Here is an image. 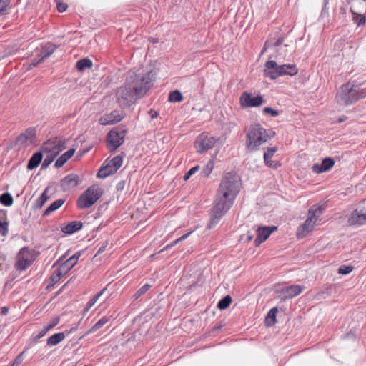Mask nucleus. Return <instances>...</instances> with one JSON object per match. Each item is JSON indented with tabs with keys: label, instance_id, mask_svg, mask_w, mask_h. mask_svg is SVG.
I'll return each instance as SVG.
<instances>
[{
	"label": "nucleus",
	"instance_id": "nucleus-39",
	"mask_svg": "<svg viewBox=\"0 0 366 366\" xmlns=\"http://www.w3.org/2000/svg\"><path fill=\"white\" fill-rule=\"evenodd\" d=\"M273 325H274V307L270 309L265 317V325L267 327H272Z\"/></svg>",
	"mask_w": 366,
	"mask_h": 366
},
{
	"label": "nucleus",
	"instance_id": "nucleus-47",
	"mask_svg": "<svg viewBox=\"0 0 366 366\" xmlns=\"http://www.w3.org/2000/svg\"><path fill=\"white\" fill-rule=\"evenodd\" d=\"M55 142H58V143H59L56 146L55 152L54 153L57 156L60 153V152L65 149V145L64 142L61 139H56Z\"/></svg>",
	"mask_w": 366,
	"mask_h": 366
},
{
	"label": "nucleus",
	"instance_id": "nucleus-49",
	"mask_svg": "<svg viewBox=\"0 0 366 366\" xmlns=\"http://www.w3.org/2000/svg\"><path fill=\"white\" fill-rule=\"evenodd\" d=\"M59 322V317H55L52 320H51L50 322L45 327V328L49 331L52 328H54Z\"/></svg>",
	"mask_w": 366,
	"mask_h": 366
},
{
	"label": "nucleus",
	"instance_id": "nucleus-27",
	"mask_svg": "<svg viewBox=\"0 0 366 366\" xmlns=\"http://www.w3.org/2000/svg\"><path fill=\"white\" fill-rule=\"evenodd\" d=\"M65 338V335L63 332L56 333L51 335L47 340L49 346H54L59 344Z\"/></svg>",
	"mask_w": 366,
	"mask_h": 366
},
{
	"label": "nucleus",
	"instance_id": "nucleus-53",
	"mask_svg": "<svg viewBox=\"0 0 366 366\" xmlns=\"http://www.w3.org/2000/svg\"><path fill=\"white\" fill-rule=\"evenodd\" d=\"M24 352H21L14 360V362L11 364V366H19L21 362H22V356H23Z\"/></svg>",
	"mask_w": 366,
	"mask_h": 366
},
{
	"label": "nucleus",
	"instance_id": "nucleus-13",
	"mask_svg": "<svg viewBox=\"0 0 366 366\" xmlns=\"http://www.w3.org/2000/svg\"><path fill=\"white\" fill-rule=\"evenodd\" d=\"M36 138V129L29 127L24 133L16 137V144L19 147H26L33 144Z\"/></svg>",
	"mask_w": 366,
	"mask_h": 366
},
{
	"label": "nucleus",
	"instance_id": "nucleus-58",
	"mask_svg": "<svg viewBox=\"0 0 366 366\" xmlns=\"http://www.w3.org/2000/svg\"><path fill=\"white\" fill-rule=\"evenodd\" d=\"M149 114H150V116L152 119L157 118L159 116V113L152 109H150V111L149 112Z\"/></svg>",
	"mask_w": 366,
	"mask_h": 366
},
{
	"label": "nucleus",
	"instance_id": "nucleus-45",
	"mask_svg": "<svg viewBox=\"0 0 366 366\" xmlns=\"http://www.w3.org/2000/svg\"><path fill=\"white\" fill-rule=\"evenodd\" d=\"M353 269L354 267L351 265H342L338 269V273L341 274H348Z\"/></svg>",
	"mask_w": 366,
	"mask_h": 366
},
{
	"label": "nucleus",
	"instance_id": "nucleus-33",
	"mask_svg": "<svg viewBox=\"0 0 366 366\" xmlns=\"http://www.w3.org/2000/svg\"><path fill=\"white\" fill-rule=\"evenodd\" d=\"M274 154V147L267 148V150L264 152V159L266 164L269 167L272 166V161L271 159L273 157Z\"/></svg>",
	"mask_w": 366,
	"mask_h": 366
},
{
	"label": "nucleus",
	"instance_id": "nucleus-1",
	"mask_svg": "<svg viewBox=\"0 0 366 366\" xmlns=\"http://www.w3.org/2000/svg\"><path fill=\"white\" fill-rule=\"evenodd\" d=\"M241 181L235 173H227L221 181L217 191L214 205L211 211L209 229L219 223L221 218L227 212L234 204V199L239 192Z\"/></svg>",
	"mask_w": 366,
	"mask_h": 366
},
{
	"label": "nucleus",
	"instance_id": "nucleus-51",
	"mask_svg": "<svg viewBox=\"0 0 366 366\" xmlns=\"http://www.w3.org/2000/svg\"><path fill=\"white\" fill-rule=\"evenodd\" d=\"M56 7L59 12H64L67 9V4L61 1H59L58 0H56Z\"/></svg>",
	"mask_w": 366,
	"mask_h": 366
},
{
	"label": "nucleus",
	"instance_id": "nucleus-36",
	"mask_svg": "<svg viewBox=\"0 0 366 366\" xmlns=\"http://www.w3.org/2000/svg\"><path fill=\"white\" fill-rule=\"evenodd\" d=\"M182 99H183V96H182V93L178 90L172 92L169 95V101L172 102H179Z\"/></svg>",
	"mask_w": 366,
	"mask_h": 366
},
{
	"label": "nucleus",
	"instance_id": "nucleus-4",
	"mask_svg": "<svg viewBox=\"0 0 366 366\" xmlns=\"http://www.w3.org/2000/svg\"><path fill=\"white\" fill-rule=\"evenodd\" d=\"M323 210L324 207L320 204H314L309 209L305 221L297 228L296 236L298 239L306 237L315 226L320 224Z\"/></svg>",
	"mask_w": 366,
	"mask_h": 366
},
{
	"label": "nucleus",
	"instance_id": "nucleus-24",
	"mask_svg": "<svg viewBox=\"0 0 366 366\" xmlns=\"http://www.w3.org/2000/svg\"><path fill=\"white\" fill-rule=\"evenodd\" d=\"M285 292V297L292 298L298 295L302 292V288L299 285H292L283 290Z\"/></svg>",
	"mask_w": 366,
	"mask_h": 366
},
{
	"label": "nucleus",
	"instance_id": "nucleus-35",
	"mask_svg": "<svg viewBox=\"0 0 366 366\" xmlns=\"http://www.w3.org/2000/svg\"><path fill=\"white\" fill-rule=\"evenodd\" d=\"M107 291V287L102 289L100 292H99L96 295L93 297V298L88 302L86 310H89L94 305V304L100 299L102 295Z\"/></svg>",
	"mask_w": 366,
	"mask_h": 366
},
{
	"label": "nucleus",
	"instance_id": "nucleus-3",
	"mask_svg": "<svg viewBox=\"0 0 366 366\" xmlns=\"http://www.w3.org/2000/svg\"><path fill=\"white\" fill-rule=\"evenodd\" d=\"M366 97V88H360L352 81L342 84L337 89L335 100L341 107H348Z\"/></svg>",
	"mask_w": 366,
	"mask_h": 366
},
{
	"label": "nucleus",
	"instance_id": "nucleus-29",
	"mask_svg": "<svg viewBox=\"0 0 366 366\" xmlns=\"http://www.w3.org/2000/svg\"><path fill=\"white\" fill-rule=\"evenodd\" d=\"M58 142H55L54 140H49L44 143L42 149L45 152H48L49 154L54 153L56 146L58 144Z\"/></svg>",
	"mask_w": 366,
	"mask_h": 366
},
{
	"label": "nucleus",
	"instance_id": "nucleus-2",
	"mask_svg": "<svg viewBox=\"0 0 366 366\" xmlns=\"http://www.w3.org/2000/svg\"><path fill=\"white\" fill-rule=\"evenodd\" d=\"M154 80V74L152 71L144 72L131 70L126 78L127 85L134 90L137 97L142 98L152 88Z\"/></svg>",
	"mask_w": 366,
	"mask_h": 366
},
{
	"label": "nucleus",
	"instance_id": "nucleus-12",
	"mask_svg": "<svg viewBox=\"0 0 366 366\" xmlns=\"http://www.w3.org/2000/svg\"><path fill=\"white\" fill-rule=\"evenodd\" d=\"M16 268L17 270L26 269L32 262L31 254L28 248H22L16 256Z\"/></svg>",
	"mask_w": 366,
	"mask_h": 366
},
{
	"label": "nucleus",
	"instance_id": "nucleus-57",
	"mask_svg": "<svg viewBox=\"0 0 366 366\" xmlns=\"http://www.w3.org/2000/svg\"><path fill=\"white\" fill-rule=\"evenodd\" d=\"M263 111L265 114H270L272 116H274V109L272 107H265Z\"/></svg>",
	"mask_w": 366,
	"mask_h": 366
},
{
	"label": "nucleus",
	"instance_id": "nucleus-22",
	"mask_svg": "<svg viewBox=\"0 0 366 366\" xmlns=\"http://www.w3.org/2000/svg\"><path fill=\"white\" fill-rule=\"evenodd\" d=\"M75 153L74 149H70L63 154H61L56 161L55 167L56 168L61 167L68 159H69Z\"/></svg>",
	"mask_w": 366,
	"mask_h": 366
},
{
	"label": "nucleus",
	"instance_id": "nucleus-17",
	"mask_svg": "<svg viewBox=\"0 0 366 366\" xmlns=\"http://www.w3.org/2000/svg\"><path fill=\"white\" fill-rule=\"evenodd\" d=\"M79 177L76 174H70L61 181V187L64 191L74 188L79 184Z\"/></svg>",
	"mask_w": 366,
	"mask_h": 366
},
{
	"label": "nucleus",
	"instance_id": "nucleus-62",
	"mask_svg": "<svg viewBox=\"0 0 366 366\" xmlns=\"http://www.w3.org/2000/svg\"><path fill=\"white\" fill-rule=\"evenodd\" d=\"M252 238H253V236L248 232V234L247 235V240L248 242H249V241H251L252 239Z\"/></svg>",
	"mask_w": 366,
	"mask_h": 366
},
{
	"label": "nucleus",
	"instance_id": "nucleus-19",
	"mask_svg": "<svg viewBox=\"0 0 366 366\" xmlns=\"http://www.w3.org/2000/svg\"><path fill=\"white\" fill-rule=\"evenodd\" d=\"M298 72V69L295 64H284L277 66L276 64V76L282 75H296Z\"/></svg>",
	"mask_w": 366,
	"mask_h": 366
},
{
	"label": "nucleus",
	"instance_id": "nucleus-23",
	"mask_svg": "<svg viewBox=\"0 0 366 366\" xmlns=\"http://www.w3.org/2000/svg\"><path fill=\"white\" fill-rule=\"evenodd\" d=\"M42 160V154L41 152H36L29 159L28 164H27V169H34V168L37 167L40 162Z\"/></svg>",
	"mask_w": 366,
	"mask_h": 366
},
{
	"label": "nucleus",
	"instance_id": "nucleus-21",
	"mask_svg": "<svg viewBox=\"0 0 366 366\" xmlns=\"http://www.w3.org/2000/svg\"><path fill=\"white\" fill-rule=\"evenodd\" d=\"M83 227V223L80 221H74L69 223L67 225L61 228V231L67 234H71L76 231L81 229Z\"/></svg>",
	"mask_w": 366,
	"mask_h": 366
},
{
	"label": "nucleus",
	"instance_id": "nucleus-37",
	"mask_svg": "<svg viewBox=\"0 0 366 366\" xmlns=\"http://www.w3.org/2000/svg\"><path fill=\"white\" fill-rule=\"evenodd\" d=\"M66 274V273L63 272V270H61V268L59 267L50 277L52 284L58 282L60 280L61 277Z\"/></svg>",
	"mask_w": 366,
	"mask_h": 366
},
{
	"label": "nucleus",
	"instance_id": "nucleus-59",
	"mask_svg": "<svg viewBox=\"0 0 366 366\" xmlns=\"http://www.w3.org/2000/svg\"><path fill=\"white\" fill-rule=\"evenodd\" d=\"M8 312H9V309H8L6 307H1V313L2 315H7V314H8Z\"/></svg>",
	"mask_w": 366,
	"mask_h": 366
},
{
	"label": "nucleus",
	"instance_id": "nucleus-63",
	"mask_svg": "<svg viewBox=\"0 0 366 366\" xmlns=\"http://www.w3.org/2000/svg\"><path fill=\"white\" fill-rule=\"evenodd\" d=\"M343 120H344V119H343V118H341V119H340L339 122H342Z\"/></svg>",
	"mask_w": 366,
	"mask_h": 366
},
{
	"label": "nucleus",
	"instance_id": "nucleus-52",
	"mask_svg": "<svg viewBox=\"0 0 366 366\" xmlns=\"http://www.w3.org/2000/svg\"><path fill=\"white\" fill-rule=\"evenodd\" d=\"M198 169H199V167L198 166H196V167H194L191 168L189 170V172L184 177V180H187L189 178V177L191 175H192L193 174H194Z\"/></svg>",
	"mask_w": 366,
	"mask_h": 366
},
{
	"label": "nucleus",
	"instance_id": "nucleus-10",
	"mask_svg": "<svg viewBox=\"0 0 366 366\" xmlns=\"http://www.w3.org/2000/svg\"><path fill=\"white\" fill-rule=\"evenodd\" d=\"M126 131L122 130L118 132L116 130H111L107 135V147L111 152L115 151L123 143Z\"/></svg>",
	"mask_w": 366,
	"mask_h": 366
},
{
	"label": "nucleus",
	"instance_id": "nucleus-14",
	"mask_svg": "<svg viewBox=\"0 0 366 366\" xmlns=\"http://www.w3.org/2000/svg\"><path fill=\"white\" fill-rule=\"evenodd\" d=\"M347 222L350 226H362L366 224V210L354 209L347 217Z\"/></svg>",
	"mask_w": 366,
	"mask_h": 366
},
{
	"label": "nucleus",
	"instance_id": "nucleus-46",
	"mask_svg": "<svg viewBox=\"0 0 366 366\" xmlns=\"http://www.w3.org/2000/svg\"><path fill=\"white\" fill-rule=\"evenodd\" d=\"M213 169V162H209L202 169V173L204 177H208Z\"/></svg>",
	"mask_w": 366,
	"mask_h": 366
},
{
	"label": "nucleus",
	"instance_id": "nucleus-50",
	"mask_svg": "<svg viewBox=\"0 0 366 366\" xmlns=\"http://www.w3.org/2000/svg\"><path fill=\"white\" fill-rule=\"evenodd\" d=\"M0 233L3 236H6L8 233V223L0 221Z\"/></svg>",
	"mask_w": 366,
	"mask_h": 366
},
{
	"label": "nucleus",
	"instance_id": "nucleus-54",
	"mask_svg": "<svg viewBox=\"0 0 366 366\" xmlns=\"http://www.w3.org/2000/svg\"><path fill=\"white\" fill-rule=\"evenodd\" d=\"M44 59H45L43 57V56H41L39 59H34L32 63L29 65V68L31 69L32 67H34V66H37L39 64H40L42 61H44Z\"/></svg>",
	"mask_w": 366,
	"mask_h": 366
},
{
	"label": "nucleus",
	"instance_id": "nucleus-31",
	"mask_svg": "<svg viewBox=\"0 0 366 366\" xmlns=\"http://www.w3.org/2000/svg\"><path fill=\"white\" fill-rule=\"evenodd\" d=\"M92 66V61L87 59H82L77 61L76 68L79 71H84L86 68H91Z\"/></svg>",
	"mask_w": 366,
	"mask_h": 366
},
{
	"label": "nucleus",
	"instance_id": "nucleus-15",
	"mask_svg": "<svg viewBox=\"0 0 366 366\" xmlns=\"http://www.w3.org/2000/svg\"><path fill=\"white\" fill-rule=\"evenodd\" d=\"M124 114L122 111L114 110L109 114H104L99 119V124L102 125H112L119 122L123 119Z\"/></svg>",
	"mask_w": 366,
	"mask_h": 366
},
{
	"label": "nucleus",
	"instance_id": "nucleus-60",
	"mask_svg": "<svg viewBox=\"0 0 366 366\" xmlns=\"http://www.w3.org/2000/svg\"><path fill=\"white\" fill-rule=\"evenodd\" d=\"M269 46L272 47V44H269V42H266L264 47L261 52V54H262Z\"/></svg>",
	"mask_w": 366,
	"mask_h": 366
},
{
	"label": "nucleus",
	"instance_id": "nucleus-55",
	"mask_svg": "<svg viewBox=\"0 0 366 366\" xmlns=\"http://www.w3.org/2000/svg\"><path fill=\"white\" fill-rule=\"evenodd\" d=\"M108 245H109V242L108 241L104 242L102 245L99 247V250L97 251L96 256L99 254H101V253H102L105 250L106 247Z\"/></svg>",
	"mask_w": 366,
	"mask_h": 366
},
{
	"label": "nucleus",
	"instance_id": "nucleus-48",
	"mask_svg": "<svg viewBox=\"0 0 366 366\" xmlns=\"http://www.w3.org/2000/svg\"><path fill=\"white\" fill-rule=\"evenodd\" d=\"M10 1L11 0H0V15L6 11L7 7L10 4Z\"/></svg>",
	"mask_w": 366,
	"mask_h": 366
},
{
	"label": "nucleus",
	"instance_id": "nucleus-26",
	"mask_svg": "<svg viewBox=\"0 0 366 366\" xmlns=\"http://www.w3.org/2000/svg\"><path fill=\"white\" fill-rule=\"evenodd\" d=\"M49 188H46L42 194L36 200L34 208L36 209L41 208L44 204L47 202L49 197L48 195Z\"/></svg>",
	"mask_w": 366,
	"mask_h": 366
},
{
	"label": "nucleus",
	"instance_id": "nucleus-5",
	"mask_svg": "<svg viewBox=\"0 0 366 366\" xmlns=\"http://www.w3.org/2000/svg\"><path fill=\"white\" fill-rule=\"evenodd\" d=\"M245 146L249 151H256L270 138L267 130L259 124L250 125L245 129Z\"/></svg>",
	"mask_w": 366,
	"mask_h": 366
},
{
	"label": "nucleus",
	"instance_id": "nucleus-42",
	"mask_svg": "<svg viewBox=\"0 0 366 366\" xmlns=\"http://www.w3.org/2000/svg\"><path fill=\"white\" fill-rule=\"evenodd\" d=\"M282 42L283 39H278L275 43L276 47H278V49H276V52H278L280 55L285 54V53L287 52V49L286 48L288 46V45H282Z\"/></svg>",
	"mask_w": 366,
	"mask_h": 366
},
{
	"label": "nucleus",
	"instance_id": "nucleus-25",
	"mask_svg": "<svg viewBox=\"0 0 366 366\" xmlns=\"http://www.w3.org/2000/svg\"><path fill=\"white\" fill-rule=\"evenodd\" d=\"M64 203V200L62 199H59L54 202L49 207H48L43 213V216H47L50 214L51 212L56 211L59 208H60L63 204Z\"/></svg>",
	"mask_w": 366,
	"mask_h": 366
},
{
	"label": "nucleus",
	"instance_id": "nucleus-30",
	"mask_svg": "<svg viewBox=\"0 0 366 366\" xmlns=\"http://www.w3.org/2000/svg\"><path fill=\"white\" fill-rule=\"evenodd\" d=\"M57 49V46L53 44L48 43L42 46L44 54L42 55L44 59L49 57Z\"/></svg>",
	"mask_w": 366,
	"mask_h": 366
},
{
	"label": "nucleus",
	"instance_id": "nucleus-16",
	"mask_svg": "<svg viewBox=\"0 0 366 366\" xmlns=\"http://www.w3.org/2000/svg\"><path fill=\"white\" fill-rule=\"evenodd\" d=\"M335 165V161L330 157L325 158L321 164H315L312 170L315 174H320L330 171Z\"/></svg>",
	"mask_w": 366,
	"mask_h": 366
},
{
	"label": "nucleus",
	"instance_id": "nucleus-6",
	"mask_svg": "<svg viewBox=\"0 0 366 366\" xmlns=\"http://www.w3.org/2000/svg\"><path fill=\"white\" fill-rule=\"evenodd\" d=\"M139 98L134 90L127 85L125 81L124 85L118 88L116 92V99L119 105L122 108L129 107L134 104Z\"/></svg>",
	"mask_w": 366,
	"mask_h": 366
},
{
	"label": "nucleus",
	"instance_id": "nucleus-56",
	"mask_svg": "<svg viewBox=\"0 0 366 366\" xmlns=\"http://www.w3.org/2000/svg\"><path fill=\"white\" fill-rule=\"evenodd\" d=\"M49 331L44 327L43 330H41L39 333L36 335V339H40L42 337H44Z\"/></svg>",
	"mask_w": 366,
	"mask_h": 366
},
{
	"label": "nucleus",
	"instance_id": "nucleus-8",
	"mask_svg": "<svg viewBox=\"0 0 366 366\" xmlns=\"http://www.w3.org/2000/svg\"><path fill=\"white\" fill-rule=\"evenodd\" d=\"M219 140L220 139L218 137L202 133L197 137L194 142V147L197 152L201 154L212 149Z\"/></svg>",
	"mask_w": 366,
	"mask_h": 366
},
{
	"label": "nucleus",
	"instance_id": "nucleus-28",
	"mask_svg": "<svg viewBox=\"0 0 366 366\" xmlns=\"http://www.w3.org/2000/svg\"><path fill=\"white\" fill-rule=\"evenodd\" d=\"M264 74L271 79H274V61L269 60L265 64Z\"/></svg>",
	"mask_w": 366,
	"mask_h": 366
},
{
	"label": "nucleus",
	"instance_id": "nucleus-43",
	"mask_svg": "<svg viewBox=\"0 0 366 366\" xmlns=\"http://www.w3.org/2000/svg\"><path fill=\"white\" fill-rule=\"evenodd\" d=\"M56 157V154H54V153L52 154H49L46 157L45 159H44L43 161V163H42V165H41V168L42 169H46L47 168L50 164L54 160L55 157Z\"/></svg>",
	"mask_w": 366,
	"mask_h": 366
},
{
	"label": "nucleus",
	"instance_id": "nucleus-64",
	"mask_svg": "<svg viewBox=\"0 0 366 366\" xmlns=\"http://www.w3.org/2000/svg\"><path fill=\"white\" fill-rule=\"evenodd\" d=\"M275 311H276V314H277V312H278V310H277V307H276Z\"/></svg>",
	"mask_w": 366,
	"mask_h": 366
},
{
	"label": "nucleus",
	"instance_id": "nucleus-18",
	"mask_svg": "<svg viewBox=\"0 0 366 366\" xmlns=\"http://www.w3.org/2000/svg\"><path fill=\"white\" fill-rule=\"evenodd\" d=\"M273 231H274V226L259 227L257 229V237L254 240L255 246L257 247L265 241Z\"/></svg>",
	"mask_w": 366,
	"mask_h": 366
},
{
	"label": "nucleus",
	"instance_id": "nucleus-9",
	"mask_svg": "<svg viewBox=\"0 0 366 366\" xmlns=\"http://www.w3.org/2000/svg\"><path fill=\"white\" fill-rule=\"evenodd\" d=\"M122 165V157L117 155L109 160L107 164L102 167L97 173L98 178H106L116 172Z\"/></svg>",
	"mask_w": 366,
	"mask_h": 366
},
{
	"label": "nucleus",
	"instance_id": "nucleus-41",
	"mask_svg": "<svg viewBox=\"0 0 366 366\" xmlns=\"http://www.w3.org/2000/svg\"><path fill=\"white\" fill-rule=\"evenodd\" d=\"M151 287V285L149 284H145L142 287H140L133 295L132 298L134 300H137L144 293H146L149 289Z\"/></svg>",
	"mask_w": 366,
	"mask_h": 366
},
{
	"label": "nucleus",
	"instance_id": "nucleus-40",
	"mask_svg": "<svg viewBox=\"0 0 366 366\" xmlns=\"http://www.w3.org/2000/svg\"><path fill=\"white\" fill-rule=\"evenodd\" d=\"M352 20L358 26H362L366 22V17L365 15L359 14L357 13H352Z\"/></svg>",
	"mask_w": 366,
	"mask_h": 366
},
{
	"label": "nucleus",
	"instance_id": "nucleus-32",
	"mask_svg": "<svg viewBox=\"0 0 366 366\" xmlns=\"http://www.w3.org/2000/svg\"><path fill=\"white\" fill-rule=\"evenodd\" d=\"M109 321V319L106 317L101 318L97 323H95L87 332V333H93L98 330L101 329L105 324Z\"/></svg>",
	"mask_w": 366,
	"mask_h": 366
},
{
	"label": "nucleus",
	"instance_id": "nucleus-11",
	"mask_svg": "<svg viewBox=\"0 0 366 366\" xmlns=\"http://www.w3.org/2000/svg\"><path fill=\"white\" fill-rule=\"evenodd\" d=\"M262 96L252 97L251 93L244 92L239 97V103L243 108L257 107L263 104Z\"/></svg>",
	"mask_w": 366,
	"mask_h": 366
},
{
	"label": "nucleus",
	"instance_id": "nucleus-34",
	"mask_svg": "<svg viewBox=\"0 0 366 366\" xmlns=\"http://www.w3.org/2000/svg\"><path fill=\"white\" fill-rule=\"evenodd\" d=\"M232 303V297L229 295L225 296L217 304V307L222 310L227 309Z\"/></svg>",
	"mask_w": 366,
	"mask_h": 366
},
{
	"label": "nucleus",
	"instance_id": "nucleus-61",
	"mask_svg": "<svg viewBox=\"0 0 366 366\" xmlns=\"http://www.w3.org/2000/svg\"><path fill=\"white\" fill-rule=\"evenodd\" d=\"M124 182H119L118 184L117 185V189L118 190L122 189L124 187Z\"/></svg>",
	"mask_w": 366,
	"mask_h": 366
},
{
	"label": "nucleus",
	"instance_id": "nucleus-7",
	"mask_svg": "<svg viewBox=\"0 0 366 366\" xmlns=\"http://www.w3.org/2000/svg\"><path fill=\"white\" fill-rule=\"evenodd\" d=\"M102 194V189L97 186L89 187L79 197L77 200V206L79 209H86L94 204L101 197Z\"/></svg>",
	"mask_w": 366,
	"mask_h": 366
},
{
	"label": "nucleus",
	"instance_id": "nucleus-44",
	"mask_svg": "<svg viewBox=\"0 0 366 366\" xmlns=\"http://www.w3.org/2000/svg\"><path fill=\"white\" fill-rule=\"evenodd\" d=\"M192 233V232H188L184 235H182L181 237H179V239H177V240L172 242L171 244H168L166 247H164V249H162L160 252L172 247H174V245H176L178 242H181V241H183L185 239H187L189 235Z\"/></svg>",
	"mask_w": 366,
	"mask_h": 366
},
{
	"label": "nucleus",
	"instance_id": "nucleus-38",
	"mask_svg": "<svg viewBox=\"0 0 366 366\" xmlns=\"http://www.w3.org/2000/svg\"><path fill=\"white\" fill-rule=\"evenodd\" d=\"M0 202L5 206H11L13 204V197L9 193H4L0 196Z\"/></svg>",
	"mask_w": 366,
	"mask_h": 366
},
{
	"label": "nucleus",
	"instance_id": "nucleus-20",
	"mask_svg": "<svg viewBox=\"0 0 366 366\" xmlns=\"http://www.w3.org/2000/svg\"><path fill=\"white\" fill-rule=\"evenodd\" d=\"M81 255L80 252L75 253L73 256L69 257L67 260H66L64 262H63L60 267L61 268V270L63 272L67 273L69 271H70L74 265L77 263V261Z\"/></svg>",
	"mask_w": 366,
	"mask_h": 366
}]
</instances>
